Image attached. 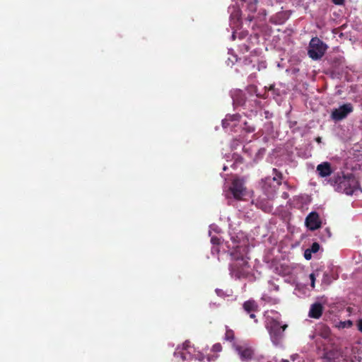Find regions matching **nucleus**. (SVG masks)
Returning <instances> with one entry per match:
<instances>
[{
    "label": "nucleus",
    "mask_w": 362,
    "mask_h": 362,
    "mask_svg": "<svg viewBox=\"0 0 362 362\" xmlns=\"http://www.w3.org/2000/svg\"><path fill=\"white\" fill-rule=\"evenodd\" d=\"M225 158L227 163L223 165V170L226 171L230 166L233 170L237 169L242 163L243 159L238 154L226 155Z\"/></svg>",
    "instance_id": "ddd939ff"
},
{
    "label": "nucleus",
    "mask_w": 362,
    "mask_h": 362,
    "mask_svg": "<svg viewBox=\"0 0 362 362\" xmlns=\"http://www.w3.org/2000/svg\"><path fill=\"white\" fill-rule=\"evenodd\" d=\"M238 146H239V144L236 143V139L233 140L230 144L232 149H236Z\"/></svg>",
    "instance_id": "72a5a7b5"
},
{
    "label": "nucleus",
    "mask_w": 362,
    "mask_h": 362,
    "mask_svg": "<svg viewBox=\"0 0 362 362\" xmlns=\"http://www.w3.org/2000/svg\"><path fill=\"white\" fill-rule=\"evenodd\" d=\"M312 252L310 251V250L308 248L305 250L304 252V257L305 259L309 260L312 258Z\"/></svg>",
    "instance_id": "2f4dec72"
},
{
    "label": "nucleus",
    "mask_w": 362,
    "mask_h": 362,
    "mask_svg": "<svg viewBox=\"0 0 362 362\" xmlns=\"http://www.w3.org/2000/svg\"><path fill=\"white\" fill-rule=\"evenodd\" d=\"M231 97L233 98V101L234 104L238 105H243L245 104L244 102V95L242 90H235L231 93Z\"/></svg>",
    "instance_id": "a211bd4d"
},
{
    "label": "nucleus",
    "mask_w": 362,
    "mask_h": 362,
    "mask_svg": "<svg viewBox=\"0 0 362 362\" xmlns=\"http://www.w3.org/2000/svg\"><path fill=\"white\" fill-rule=\"evenodd\" d=\"M212 232L219 233L220 228L216 225L212 224L209 226V235L210 236H212Z\"/></svg>",
    "instance_id": "cd10ccee"
},
{
    "label": "nucleus",
    "mask_w": 362,
    "mask_h": 362,
    "mask_svg": "<svg viewBox=\"0 0 362 362\" xmlns=\"http://www.w3.org/2000/svg\"><path fill=\"white\" fill-rule=\"evenodd\" d=\"M352 325H353L352 321L348 320H345V321H340L337 325V327L339 329H344V328L351 327L352 326Z\"/></svg>",
    "instance_id": "412c9836"
},
{
    "label": "nucleus",
    "mask_w": 362,
    "mask_h": 362,
    "mask_svg": "<svg viewBox=\"0 0 362 362\" xmlns=\"http://www.w3.org/2000/svg\"><path fill=\"white\" fill-rule=\"evenodd\" d=\"M315 140L319 144L322 142V138L321 137H317Z\"/></svg>",
    "instance_id": "4c0bfd02"
},
{
    "label": "nucleus",
    "mask_w": 362,
    "mask_h": 362,
    "mask_svg": "<svg viewBox=\"0 0 362 362\" xmlns=\"http://www.w3.org/2000/svg\"><path fill=\"white\" fill-rule=\"evenodd\" d=\"M228 11L230 13V25L233 30L231 38L235 40L237 37H238V38L241 40L246 39V42L240 45V47L243 52H248L252 47L258 44L259 37L257 34L247 37V33L246 31L238 32L236 30L235 28L239 25V21L241 16L240 11L238 8L230 6L228 8Z\"/></svg>",
    "instance_id": "7ed1b4c3"
},
{
    "label": "nucleus",
    "mask_w": 362,
    "mask_h": 362,
    "mask_svg": "<svg viewBox=\"0 0 362 362\" xmlns=\"http://www.w3.org/2000/svg\"><path fill=\"white\" fill-rule=\"evenodd\" d=\"M233 347L242 361L270 362L268 358L263 354L256 351L255 349L247 343L237 344L234 343Z\"/></svg>",
    "instance_id": "0eeeda50"
},
{
    "label": "nucleus",
    "mask_w": 362,
    "mask_h": 362,
    "mask_svg": "<svg viewBox=\"0 0 362 362\" xmlns=\"http://www.w3.org/2000/svg\"><path fill=\"white\" fill-rule=\"evenodd\" d=\"M281 267L284 270L281 272H280V274H281L283 276H286L291 273V269L288 266L282 265Z\"/></svg>",
    "instance_id": "c85d7f7f"
},
{
    "label": "nucleus",
    "mask_w": 362,
    "mask_h": 362,
    "mask_svg": "<svg viewBox=\"0 0 362 362\" xmlns=\"http://www.w3.org/2000/svg\"><path fill=\"white\" fill-rule=\"evenodd\" d=\"M336 191L352 195L360 190L358 180L352 175H337L330 180Z\"/></svg>",
    "instance_id": "423d86ee"
},
{
    "label": "nucleus",
    "mask_w": 362,
    "mask_h": 362,
    "mask_svg": "<svg viewBox=\"0 0 362 362\" xmlns=\"http://www.w3.org/2000/svg\"><path fill=\"white\" fill-rule=\"evenodd\" d=\"M234 338H235V337H234L233 331L231 330V329H227L226 331L224 339L226 341H232L234 340Z\"/></svg>",
    "instance_id": "b1692460"
},
{
    "label": "nucleus",
    "mask_w": 362,
    "mask_h": 362,
    "mask_svg": "<svg viewBox=\"0 0 362 362\" xmlns=\"http://www.w3.org/2000/svg\"><path fill=\"white\" fill-rule=\"evenodd\" d=\"M266 68V63L264 62H261L258 65V70Z\"/></svg>",
    "instance_id": "f704fd0d"
},
{
    "label": "nucleus",
    "mask_w": 362,
    "mask_h": 362,
    "mask_svg": "<svg viewBox=\"0 0 362 362\" xmlns=\"http://www.w3.org/2000/svg\"><path fill=\"white\" fill-rule=\"evenodd\" d=\"M319 335L324 339H328L330 336V330L329 329L324 325L320 327V331L319 332Z\"/></svg>",
    "instance_id": "6ab92c4d"
},
{
    "label": "nucleus",
    "mask_w": 362,
    "mask_h": 362,
    "mask_svg": "<svg viewBox=\"0 0 362 362\" xmlns=\"http://www.w3.org/2000/svg\"><path fill=\"white\" fill-rule=\"evenodd\" d=\"M247 8L251 13L255 12L257 8V0H254L252 1L247 2Z\"/></svg>",
    "instance_id": "5701e85b"
},
{
    "label": "nucleus",
    "mask_w": 362,
    "mask_h": 362,
    "mask_svg": "<svg viewBox=\"0 0 362 362\" xmlns=\"http://www.w3.org/2000/svg\"><path fill=\"white\" fill-rule=\"evenodd\" d=\"M194 347L189 341H186L182 346L177 348L173 355V362H188L193 358Z\"/></svg>",
    "instance_id": "1a4fd4ad"
},
{
    "label": "nucleus",
    "mask_w": 362,
    "mask_h": 362,
    "mask_svg": "<svg viewBox=\"0 0 362 362\" xmlns=\"http://www.w3.org/2000/svg\"><path fill=\"white\" fill-rule=\"evenodd\" d=\"M321 222L316 212H311L305 218V225L310 230H315L320 227Z\"/></svg>",
    "instance_id": "4468645a"
},
{
    "label": "nucleus",
    "mask_w": 362,
    "mask_h": 362,
    "mask_svg": "<svg viewBox=\"0 0 362 362\" xmlns=\"http://www.w3.org/2000/svg\"><path fill=\"white\" fill-rule=\"evenodd\" d=\"M238 114L227 115L222 120V126L224 129H235V132L240 130V143L251 141L255 137L254 134L255 128L252 124Z\"/></svg>",
    "instance_id": "f03ea898"
},
{
    "label": "nucleus",
    "mask_w": 362,
    "mask_h": 362,
    "mask_svg": "<svg viewBox=\"0 0 362 362\" xmlns=\"http://www.w3.org/2000/svg\"><path fill=\"white\" fill-rule=\"evenodd\" d=\"M212 351L214 352H220L222 350V346L221 344L219 343H217V344H215L213 346H212V349H211Z\"/></svg>",
    "instance_id": "c756f323"
},
{
    "label": "nucleus",
    "mask_w": 362,
    "mask_h": 362,
    "mask_svg": "<svg viewBox=\"0 0 362 362\" xmlns=\"http://www.w3.org/2000/svg\"><path fill=\"white\" fill-rule=\"evenodd\" d=\"M317 172L322 177H327L332 173L331 165L328 162H323L317 166Z\"/></svg>",
    "instance_id": "2eb2a0df"
},
{
    "label": "nucleus",
    "mask_w": 362,
    "mask_h": 362,
    "mask_svg": "<svg viewBox=\"0 0 362 362\" xmlns=\"http://www.w3.org/2000/svg\"><path fill=\"white\" fill-rule=\"evenodd\" d=\"M216 293L217 296H218L220 297L230 296L231 295L230 291L225 292L223 290L219 289V288L216 289Z\"/></svg>",
    "instance_id": "393cba45"
},
{
    "label": "nucleus",
    "mask_w": 362,
    "mask_h": 362,
    "mask_svg": "<svg viewBox=\"0 0 362 362\" xmlns=\"http://www.w3.org/2000/svg\"><path fill=\"white\" fill-rule=\"evenodd\" d=\"M228 54L231 55V57H228L227 60V64L228 65H233L235 62H238V58L235 54H233V51L232 49H228Z\"/></svg>",
    "instance_id": "4be33fe9"
},
{
    "label": "nucleus",
    "mask_w": 362,
    "mask_h": 362,
    "mask_svg": "<svg viewBox=\"0 0 362 362\" xmlns=\"http://www.w3.org/2000/svg\"><path fill=\"white\" fill-rule=\"evenodd\" d=\"M243 308L245 312L250 314V317L251 318H255V315L254 313L256 311L257 308V305L253 300H249L245 301L243 304Z\"/></svg>",
    "instance_id": "f3484780"
},
{
    "label": "nucleus",
    "mask_w": 362,
    "mask_h": 362,
    "mask_svg": "<svg viewBox=\"0 0 362 362\" xmlns=\"http://www.w3.org/2000/svg\"><path fill=\"white\" fill-rule=\"evenodd\" d=\"M291 362H304L303 358L298 354H293L290 356Z\"/></svg>",
    "instance_id": "a878e982"
},
{
    "label": "nucleus",
    "mask_w": 362,
    "mask_h": 362,
    "mask_svg": "<svg viewBox=\"0 0 362 362\" xmlns=\"http://www.w3.org/2000/svg\"><path fill=\"white\" fill-rule=\"evenodd\" d=\"M254 16H250V14L248 15L247 16V20L249 22H251L253 19H254Z\"/></svg>",
    "instance_id": "e433bc0d"
},
{
    "label": "nucleus",
    "mask_w": 362,
    "mask_h": 362,
    "mask_svg": "<svg viewBox=\"0 0 362 362\" xmlns=\"http://www.w3.org/2000/svg\"><path fill=\"white\" fill-rule=\"evenodd\" d=\"M273 172L274 176L272 177H267L262 180V187L264 194L267 197V200H257L256 202L257 206L266 212L272 211V206L270 204L269 199L274 196L278 187L281 184V175L277 174L276 169H273Z\"/></svg>",
    "instance_id": "20e7f679"
},
{
    "label": "nucleus",
    "mask_w": 362,
    "mask_h": 362,
    "mask_svg": "<svg viewBox=\"0 0 362 362\" xmlns=\"http://www.w3.org/2000/svg\"><path fill=\"white\" fill-rule=\"evenodd\" d=\"M309 277H310V280L311 287L313 288H315V279H316L315 273H311L310 274Z\"/></svg>",
    "instance_id": "7c9ffc66"
},
{
    "label": "nucleus",
    "mask_w": 362,
    "mask_h": 362,
    "mask_svg": "<svg viewBox=\"0 0 362 362\" xmlns=\"http://www.w3.org/2000/svg\"><path fill=\"white\" fill-rule=\"evenodd\" d=\"M333 2L337 5H341L344 4V0H332Z\"/></svg>",
    "instance_id": "c9c22d12"
},
{
    "label": "nucleus",
    "mask_w": 362,
    "mask_h": 362,
    "mask_svg": "<svg viewBox=\"0 0 362 362\" xmlns=\"http://www.w3.org/2000/svg\"><path fill=\"white\" fill-rule=\"evenodd\" d=\"M280 317V314L274 310H267L264 313L265 326L274 346L280 344L286 327V325H281Z\"/></svg>",
    "instance_id": "39448f33"
},
{
    "label": "nucleus",
    "mask_w": 362,
    "mask_h": 362,
    "mask_svg": "<svg viewBox=\"0 0 362 362\" xmlns=\"http://www.w3.org/2000/svg\"><path fill=\"white\" fill-rule=\"evenodd\" d=\"M353 110V105L351 103L343 104L339 107L332 110L331 118L334 121H341L351 113Z\"/></svg>",
    "instance_id": "9b49d317"
},
{
    "label": "nucleus",
    "mask_w": 362,
    "mask_h": 362,
    "mask_svg": "<svg viewBox=\"0 0 362 362\" xmlns=\"http://www.w3.org/2000/svg\"><path fill=\"white\" fill-rule=\"evenodd\" d=\"M244 62H245V64H247V59H245Z\"/></svg>",
    "instance_id": "a19ab883"
},
{
    "label": "nucleus",
    "mask_w": 362,
    "mask_h": 362,
    "mask_svg": "<svg viewBox=\"0 0 362 362\" xmlns=\"http://www.w3.org/2000/svg\"><path fill=\"white\" fill-rule=\"evenodd\" d=\"M243 150L245 153H247L249 157L252 158L255 161L258 160L265 153L264 148H257L255 147L253 145H250L248 144H245L243 147Z\"/></svg>",
    "instance_id": "f8f14e48"
},
{
    "label": "nucleus",
    "mask_w": 362,
    "mask_h": 362,
    "mask_svg": "<svg viewBox=\"0 0 362 362\" xmlns=\"http://www.w3.org/2000/svg\"><path fill=\"white\" fill-rule=\"evenodd\" d=\"M230 241L226 243L228 252L231 257L230 274L232 277L240 279L247 276L250 267L247 260L249 240L243 231L230 235Z\"/></svg>",
    "instance_id": "f257e3e1"
},
{
    "label": "nucleus",
    "mask_w": 362,
    "mask_h": 362,
    "mask_svg": "<svg viewBox=\"0 0 362 362\" xmlns=\"http://www.w3.org/2000/svg\"><path fill=\"white\" fill-rule=\"evenodd\" d=\"M274 290H276V291H278V290H279V286H278L274 285Z\"/></svg>",
    "instance_id": "ea45409f"
},
{
    "label": "nucleus",
    "mask_w": 362,
    "mask_h": 362,
    "mask_svg": "<svg viewBox=\"0 0 362 362\" xmlns=\"http://www.w3.org/2000/svg\"><path fill=\"white\" fill-rule=\"evenodd\" d=\"M327 46L317 37L311 39L309 43L308 55L313 60L321 59L327 50Z\"/></svg>",
    "instance_id": "6e6552de"
},
{
    "label": "nucleus",
    "mask_w": 362,
    "mask_h": 362,
    "mask_svg": "<svg viewBox=\"0 0 362 362\" xmlns=\"http://www.w3.org/2000/svg\"><path fill=\"white\" fill-rule=\"evenodd\" d=\"M323 311V306L320 303H315L311 305L308 316L311 318L319 319Z\"/></svg>",
    "instance_id": "dca6fc26"
},
{
    "label": "nucleus",
    "mask_w": 362,
    "mask_h": 362,
    "mask_svg": "<svg viewBox=\"0 0 362 362\" xmlns=\"http://www.w3.org/2000/svg\"><path fill=\"white\" fill-rule=\"evenodd\" d=\"M320 247V245L317 243H313L311 247L308 249L312 253H316L319 251Z\"/></svg>",
    "instance_id": "bb28decb"
},
{
    "label": "nucleus",
    "mask_w": 362,
    "mask_h": 362,
    "mask_svg": "<svg viewBox=\"0 0 362 362\" xmlns=\"http://www.w3.org/2000/svg\"><path fill=\"white\" fill-rule=\"evenodd\" d=\"M245 193V187H244L243 180L235 178L232 182V185L229 188V192H226V198L230 197V194L235 199H241Z\"/></svg>",
    "instance_id": "9d476101"
},
{
    "label": "nucleus",
    "mask_w": 362,
    "mask_h": 362,
    "mask_svg": "<svg viewBox=\"0 0 362 362\" xmlns=\"http://www.w3.org/2000/svg\"><path fill=\"white\" fill-rule=\"evenodd\" d=\"M357 328L361 332H362V319L357 321Z\"/></svg>",
    "instance_id": "473e14b6"
},
{
    "label": "nucleus",
    "mask_w": 362,
    "mask_h": 362,
    "mask_svg": "<svg viewBox=\"0 0 362 362\" xmlns=\"http://www.w3.org/2000/svg\"><path fill=\"white\" fill-rule=\"evenodd\" d=\"M211 243L214 245L211 248V252L214 254L218 252V249L216 245L221 244L220 239L216 236H211Z\"/></svg>",
    "instance_id": "aec40b11"
},
{
    "label": "nucleus",
    "mask_w": 362,
    "mask_h": 362,
    "mask_svg": "<svg viewBox=\"0 0 362 362\" xmlns=\"http://www.w3.org/2000/svg\"><path fill=\"white\" fill-rule=\"evenodd\" d=\"M279 362H291V360L282 358Z\"/></svg>",
    "instance_id": "58836bf2"
}]
</instances>
